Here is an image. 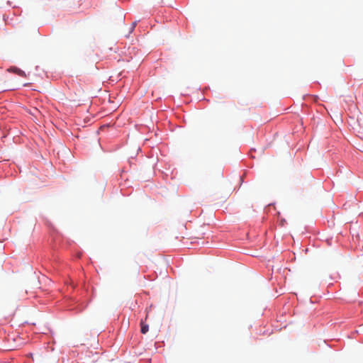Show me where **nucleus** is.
Instances as JSON below:
<instances>
[{"label": "nucleus", "mask_w": 363, "mask_h": 363, "mask_svg": "<svg viewBox=\"0 0 363 363\" xmlns=\"http://www.w3.org/2000/svg\"><path fill=\"white\" fill-rule=\"evenodd\" d=\"M357 123L359 126V132L362 133L363 132V114H360L357 118Z\"/></svg>", "instance_id": "nucleus-2"}, {"label": "nucleus", "mask_w": 363, "mask_h": 363, "mask_svg": "<svg viewBox=\"0 0 363 363\" xmlns=\"http://www.w3.org/2000/svg\"><path fill=\"white\" fill-rule=\"evenodd\" d=\"M140 325H141V333L143 334H145L146 333H147L148 329H149L148 325L146 324H144L143 321H141Z\"/></svg>", "instance_id": "nucleus-3"}, {"label": "nucleus", "mask_w": 363, "mask_h": 363, "mask_svg": "<svg viewBox=\"0 0 363 363\" xmlns=\"http://www.w3.org/2000/svg\"><path fill=\"white\" fill-rule=\"evenodd\" d=\"M8 71L14 72L21 77H26V73L23 70H21L17 67H11L8 69Z\"/></svg>", "instance_id": "nucleus-1"}, {"label": "nucleus", "mask_w": 363, "mask_h": 363, "mask_svg": "<svg viewBox=\"0 0 363 363\" xmlns=\"http://www.w3.org/2000/svg\"><path fill=\"white\" fill-rule=\"evenodd\" d=\"M28 355H29L30 357H33V354L30 353Z\"/></svg>", "instance_id": "nucleus-5"}, {"label": "nucleus", "mask_w": 363, "mask_h": 363, "mask_svg": "<svg viewBox=\"0 0 363 363\" xmlns=\"http://www.w3.org/2000/svg\"><path fill=\"white\" fill-rule=\"evenodd\" d=\"M135 26H136V22H133L132 23V26L130 28V32H132L133 30V29L135 28Z\"/></svg>", "instance_id": "nucleus-4"}]
</instances>
